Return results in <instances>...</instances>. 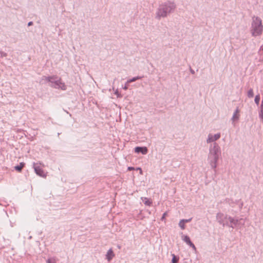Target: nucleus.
Segmentation results:
<instances>
[{"instance_id":"f8f14e48","label":"nucleus","mask_w":263,"mask_h":263,"mask_svg":"<svg viewBox=\"0 0 263 263\" xmlns=\"http://www.w3.org/2000/svg\"><path fill=\"white\" fill-rule=\"evenodd\" d=\"M115 256L114 253L111 249H110L106 254V258L108 261H110Z\"/></svg>"},{"instance_id":"aec40b11","label":"nucleus","mask_w":263,"mask_h":263,"mask_svg":"<svg viewBox=\"0 0 263 263\" xmlns=\"http://www.w3.org/2000/svg\"><path fill=\"white\" fill-rule=\"evenodd\" d=\"M260 95L258 94L257 95H256L255 97V99H254V102L255 103L258 105L259 103V101H260Z\"/></svg>"},{"instance_id":"7ed1b4c3","label":"nucleus","mask_w":263,"mask_h":263,"mask_svg":"<svg viewBox=\"0 0 263 263\" xmlns=\"http://www.w3.org/2000/svg\"><path fill=\"white\" fill-rule=\"evenodd\" d=\"M250 31L253 36L256 37L261 35L263 31L262 21L258 16H253L250 28Z\"/></svg>"},{"instance_id":"f3484780","label":"nucleus","mask_w":263,"mask_h":263,"mask_svg":"<svg viewBox=\"0 0 263 263\" xmlns=\"http://www.w3.org/2000/svg\"><path fill=\"white\" fill-rule=\"evenodd\" d=\"M171 255L172 256L171 263H178L179 261V257L174 254H172Z\"/></svg>"},{"instance_id":"4be33fe9","label":"nucleus","mask_w":263,"mask_h":263,"mask_svg":"<svg viewBox=\"0 0 263 263\" xmlns=\"http://www.w3.org/2000/svg\"><path fill=\"white\" fill-rule=\"evenodd\" d=\"M188 245L191 248H192L193 249L196 250V247L192 241H190V242L188 243Z\"/></svg>"},{"instance_id":"423d86ee","label":"nucleus","mask_w":263,"mask_h":263,"mask_svg":"<svg viewBox=\"0 0 263 263\" xmlns=\"http://www.w3.org/2000/svg\"><path fill=\"white\" fill-rule=\"evenodd\" d=\"M58 77L56 75H53L49 77L43 76L42 78V80H45L47 82H49V86L51 87V85L57 79Z\"/></svg>"},{"instance_id":"cd10ccee","label":"nucleus","mask_w":263,"mask_h":263,"mask_svg":"<svg viewBox=\"0 0 263 263\" xmlns=\"http://www.w3.org/2000/svg\"><path fill=\"white\" fill-rule=\"evenodd\" d=\"M27 25H28V26H32L33 25V22L32 21H30L28 23Z\"/></svg>"},{"instance_id":"bb28decb","label":"nucleus","mask_w":263,"mask_h":263,"mask_svg":"<svg viewBox=\"0 0 263 263\" xmlns=\"http://www.w3.org/2000/svg\"><path fill=\"white\" fill-rule=\"evenodd\" d=\"M135 170V168L134 167H132V166H129L127 168L128 171H132V170Z\"/></svg>"},{"instance_id":"2f4dec72","label":"nucleus","mask_w":263,"mask_h":263,"mask_svg":"<svg viewBox=\"0 0 263 263\" xmlns=\"http://www.w3.org/2000/svg\"><path fill=\"white\" fill-rule=\"evenodd\" d=\"M260 49H261L263 51V46L261 47Z\"/></svg>"},{"instance_id":"f03ea898","label":"nucleus","mask_w":263,"mask_h":263,"mask_svg":"<svg viewBox=\"0 0 263 263\" xmlns=\"http://www.w3.org/2000/svg\"><path fill=\"white\" fill-rule=\"evenodd\" d=\"M221 155L220 147L217 143L215 142L210 145L208 156V161L212 168L215 170Z\"/></svg>"},{"instance_id":"6e6552de","label":"nucleus","mask_w":263,"mask_h":263,"mask_svg":"<svg viewBox=\"0 0 263 263\" xmlns=\"http://www.w3.org/2000/svg\"><path fill=\"white\" fill-rule=\"evenodd\" d=\"M220 133L215 134L214 136H213L211 134H209L208 136V138L206 140V142L208 143H209L214 142V141L219 139L220 138Z\"/></svg>"},{"instance_id":"412c9836","label":"nucleus","mask_w":263,"mask_h":263,"mask_svg":"<svg viewBox=\"0 0 263 263\" xmlns=\"http://www.w3.org/2000/svg\"><path fill=\"white\" fill-rule=\"evenodd\" d=\"M7 56V53L5 52L0 51V58L6 57Z\"/></svg>"},{"instance_id":"c756f323","label":"nucleus","mask_w":263,"mask_h":263,"mask_svg":"<svg viewBox=\"0 0 263 263\" xmlns=\"http://www.w3.org/2000/svg\"><path fill=\"white\" fill-rule=\"evenodd\" d=\"M136 169H137V170H140V174L142 173V170L140 167H137Z\"/></svg>"},{"instance_id":"39448f33","label":"nucleus","mask_w":263,"mask_h":263,"mask_svg":"<svg viewBox=\"0 0 263 263\" xmlns=\"http://www.w3.org/2000/svg\"><path fill=\"white\" fill-rule=\"evenodd\" d=\"M51 87L61 89L62 90H66L67 89V86L62 81L61 78H60L55 80L54 83L51 85Z\"/></svg>"},{"instance_id":"393cba45","label":"nucleus","mask_w":263,"mask_h":263,"mask_svg":"<svg viewBox=\"0 0 263 263\" xmlns=\"http://www.w3.org/2000/svg\"><path fill=\"white\" fill-rule=\"evenodd\" d=\"M129 83H125V85L124 86V87H123V88L125 90H127L128 89V84Z\"/></svg>"},{"instance_id":"ddd939ff","label":"nucleus","mask_w":263,"mask_h":263,"mask_svg":"<svg viewBox=\"0 0 263 263\" xmlns=\"http://www.w3.org/2000/svg\"><path fill=\"white\" fill-rule=\"evenodd\" d=\"M239 112V110L238 108L237 107L235 111H234V112L233 115V116L232 118V120L234 121L238 120L239 119V115L238 114Z\"/></svg>"},{"instance_id":"c85d7f7f","label":"nucleus","mask_w":263,"mask_h":263,"mask_svg":"<svg viewBox=\"0 0 263 263\" xmlns=\"http://www.w3.org/2000/svg\"><path fill=\"white\" fill-rule=\"evenodd\" d=\"M190 71L192 74L195 73V71L193 69H192L191 68H190Z\"/></svg>"},{"instance_id":"20e7f679","label":"nucleus","mask_w":263,"mask_h":263,"mask_svg":"<svg viewBox=\"0 0 263 263\" xmlns=\"http://www.w3.org/2000/svg\"><path fill=\"white\" fill-rule=\"evenodd\" d=\"M229 216L227 215H225L222 213H218L216 214V218L218 222L223 227L227 226L229 227H233L229 224Z\"/></svg>"},{"instance_id":"2eb2a0df","label":"nucleus","mask_w":263,"mask_h":263,"mask_svg":"<svg viewBox=\"0 0 263 263\" xmlns=\"http://www.w3.org/2000/svg\"><path fill=\"white\" fill-rule=\"evenodd\" d=\"M141 199L144 202V204L147 206H151L152 204V201L147 197H142Z\"/></svg>"},{"instance_id":"4468645a","label":"nucleus","mask_w":263,"mask_h":263,"mask_svg":"<svg viewBox=\"0 0 263 263\" xmlns=\"http://www.w3.org/2000/svg\"><path fill=\"white\" fill-rule=\"evenodd\" d=\"M25 163L23 162H21L18 165L14 166V169L18 172H21L23 168L25 166Z\"/></svg>"},{"instance_id":"a878e982","label":"nucleus","mask_w":263,"mask_h":263,"mask_svg":"<svg viewBox=\"0 0 263 263\" xmlns=\"http://www.w3.org/2000/svg\"><path fill=\"white\" fill-rule=\"evenodd\" d=\"M117 96V97H121V96H120V95L119 94L118 90H117L116 91H115V93Z\"/></svg>"},{"instance_id":"b1692460","label":"nucleus","mask_w":263,"mask_h":263,"mask_svg":"<svg viewBox=\"0 0 263 263\" xmlns=\"http://www.w3.org/2000/svg\"><path fill=\"white\" fill-rule=\"evenodd\" d=\"M47 263H55V261L54 260H52L51 258H48L46 260Z\"/></svg>"},{"instance_id":"1a4fd4ad","label":"nucleus","mask_w":263,"mask_h":263,"mask_svg":"<svg viewBox=\"0 0 263 263\" xmlns=\"http://www.w3.org/2000/svg\"><path fill=\"white\" fill-rule=\"evenodd\" d=\"M34 169L35 173L39 176L42 177H46V174L44 172L42 168L39 166H35L34 165Z\"/></svg>"},{"instance_id":"f257e3e1","label":"nucleus","mask_w":263,"mask_h":263,"mask_svg":"<svg viewBox=\"0 0 263 263\" xmlns=\"http://www.w3.org/2000/svg\"><path fill=\"white\" fill-rule=\"evenodd\" d=\"M176 8V5L174 2L167 1L162 3L157 9L155 18L160 20L161 18L166 17L174 12Z\"/></svg>"},{"instance_id":"dca6fc26","label":"nucleus","mask_w":263,"mask_h":263,"mask_svg":"<svg viewBox=\"0 0 263 263\" xmlns=\"http://www.w3.org/2000/svg\"><path fill=\"white\" fill-rule=\"evenodd\" d=\"M143 77H144V76H137V77H133V78L128 80L126 82V83H130L135 82L137 80L141 79Z\"/></svg>"},{"instance_id":"6ab92c4d","label":"nucleus","mask_w":263,"mask_h":263,"mask_svg":"<svg viewBox=\"0 0 263 263\" xmlns=\"http://www.w3.org/2000/svg\"><path fill=\"white\" fill-rule=\"evenodd\" d=\"M183 238H182L183 240L186 243V244L188 245L191 241L190 238L187 235H184Z\"/></svg>"},{"instance_id":"5701e85b","label":"nucleus","mask_w":263,"mask_h":263,"mask_svg":"<svg viewBox=\"0 0 263 263\" xmlns=\"http://www.w3.org/2000/svg\"><path fill=\"white\" fill-rule=\"evenodd\" d=\"M167 215V212H165L163 214L161 218V220L163 221L165 219V217Z\"/></svg>"},{"instance_id":"9d476101","label":"nucleus","mask_w":263,"mask_h":263,"mask_svg":"<svg viewBox=\"0 0 263 263\" xmlns=\"http://www.w3.org/2000/svg\"><path fill=\"white\" fill-rule=\"evenodd\" d=\"M229 224L230 225L232 226L233 227H231L232 228L234 229L238 223V219H236L231 216L229 217Z\"/></svg>"},{"instance_id":"9b49d317","label":"nucleus","mask_w":263,"mask_h":263,"mask_svg":"<svg viewBox=\"0 0 263 263\" xmlns=\"http://www.w3.org/2000/svg\"><path fill=\"white\" fill-rule=\"evenodd\" d=\"M192 218L189 219H183L180 221L179 223V226L182 230H184L185 229V223L189 222L192 220Z\"/></svg>"},{"instance_id":"0eeeda50","label":"nucleus","mask_w":263,"mask_h":263,"mask_svg":"<svg viewBox=\"0 0 263 263\" xmlns=\"http://www.w3.org/2000/svg\"><path fill=\"white\" fill-rule=\"evenodd\" d=\"M135 152L137 154L141 153L145 155L148 152V149L145 146H137L135 148Z\"/></svg>"},{"instance_id":"7c9ffc66","label":"nucleus","mask_w":263,"mask_h":263,"mask_svg":"<svg viewBox=\"0 0 263 263\" xmlns=\"http://www.w3.org/2000/svg\"><path fill=\"white\" fill-rule=\"evenodd\" d=\"M66 112L68 114L70 117H71V115L70 113H69L68 111H66Z\"/></svg>"},{"instance_id":"a211bd4d","label":"nucleus","mask_w":263,"mask_h":263,"mask_svg":"<svg viewBox=\"0 0 263 263\" xmlns=\"http://www.w3.org/2000/svg\"><path fill=\"white\" fill-rule=\"evenodd\" d=\"M247 96H248V97L249 98H253V96H254V92H253V90L252 88H250L248 91V93H247Z\"/></svg>"}]
</instances>
